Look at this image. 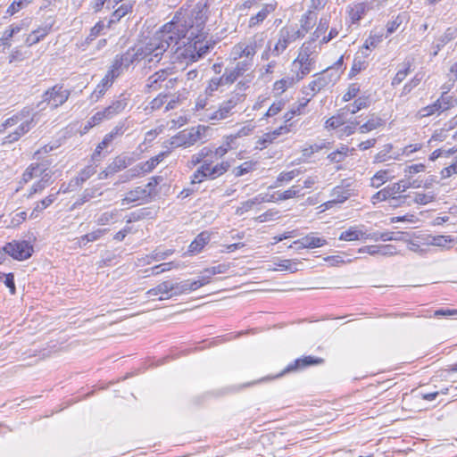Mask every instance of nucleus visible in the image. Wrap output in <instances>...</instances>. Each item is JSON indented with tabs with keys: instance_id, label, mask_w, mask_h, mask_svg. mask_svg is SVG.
<instances>
[{
	"instance_id": "f257e3e1",
	"label": "nucleus",
	"mask_w": 457,
	"mask_h": 457,
	"mask_svg": "<svg viewBox=\"0 0 457 457\" xmlns=\"http://www.w3.org/2000/svg\"><path fill=\"white\" fill-rule=\"evenodd\" d=\"M207 12L206 4L198 3L187 16L176 13L170 22L164 24L148 40L149 46L153 48L154 57L160 62L170 46H177L185 38L189 40L190 37H199L200 32L204 29Z\"/></svg>"
},
{
	"instance_id": "f03ea898",
	"label": "nucleus",
	"mask_w": 457,
	"mask_h": 457,
	"mask_svg": "<svg viewBox=\"0 0 457 457\" xmlns=\"http://www.w3.org/2000/svg\"><path fill=\"white\" fill-rule=\"evenodd\" d=\"M142 60H145L148 63L159 62L157 58L154 57L153 48H151L148 42L145 45L129 48L125 54L116 55L112 65L121 74V72L129 69L130 65Z\"/></svg>"
},
{
	"instance_id": "7ed1b4c3",
	"label": "nucleus",
	"mask_w": 457,
	"mask_h": 457,
	"mask_svg": "<svg viewBox=\"0 0 457 457\" xmlns=\"http://www.w3.org/2000/svg\"><path fill=\"white\" fill-rule=\"evenodd\" d=\"M263 38L257 36L240 41L234 45L230 50L229 57L234 62L244 64L251 70L253 66V59L257 51L262 46Z\"/></svg>"
},
{
	"instance_id": "20e7f679",
	"label": "nucleus",
	"mask_w": 457,
	"mask_h": 457,
	"mask_svg": "<svg viewBox=\"0 0 457 457\" xmlns=\"http://www.w3.org/2000/svg\"><path fill=\"white\" fill-rule=\"evenodd\" d=\"M319 54V47L313 41L304 42L299 49L297 57L292 65L297 69L296 80L303 79L313 70Z\"/></svg>"
},
{
	"instance_id": "39448f33",
	"label": "nucleus",
	"mask_w": 457,
	"mask_h": 457,
	"mask_svg": "<svg viewBox=\"0 0 457 457\" xmlns=\"http://www.w3.org/2000/svg\"><path fill=\"white\" fill-rule=\"evenodd\" d=\"M342 75V71H335L333 68H326L320 72L313 75V79L303 87L302 92L305 96L313 97L323 89L333 87L337 83Z\"/></svg>"
},
{
	"instance_id": "423d86ee",
	"label": "nucleus",
	"mask_w": 457,
	"mask_h": 457,
	"mask_svg": "<svg viewBox=\"0 0 457 457\" xmlns=\"http://www.w3.org/2000/svg\"><path fill=\"white\" fill-rule=\"evenodd\" d=\"M243 100V95L238 93L233 94L228 99L220 103L217 110L206 109L204 113V119L212 124H217L232 116L236 112V107L242 103Z\"/></svg>"
},
{
	"instance_id": "0eeeda50",
	"label": "nucleus",
	"mask_w": 457,
	"mask_h": 457,
	"mask_svg": "<svg viewBox=\"0 0 457 457\" xmlns=\"http://www.w3.org/2000/svg\"><path fill=\"white\" fill-rule=\"evenodd\" d=\"M214 160L212 158L207 162L201 164L191 176V184L202 183L204 180H213L226 173L230 163L228 161H222L213 165Z\"/></svg>"
},
{
	"instance_id": "6e6552de",
	"label": "nucleus",
	"mask_w": 457,
	"mask_h": 457,
	"mask_svg": "<svg viewBox=\"0 0 457 457\" xmlns=\"http://www.w3.org/2000/svg\"><path fill=\"white\" fill-rule=\"evenodd\" d=\"M71 91L62 85H54L42 95V100L37 104V107L45 110L46 105H49L52 109H56L69 99Z\"/></svg>"
},
{
	"instance_id": "1a4fd4ad",
	"label": "nucleus",
	"mask_w": 457,
	"mask_h": 457,
	"mask_svg": "<svg viewBox=\"0 0 457 457\" xmlns=\"http://www.w3.org/2000/svg\"><path fill=\"white\" fill-rule=\"evenodd\" d=\"M303 34L293 26H284L278 34V41L271 50V55L279 56L288 46L298 38H303Z\"/></svg>"
},
{
	"instance_id": "9d476101",
	"label": "nucleus",
	"mask_w": 457,
	"mask_h": 457,
	"mask_svg": "<svg viewBox=\"0 0 457 457\" xmlns=\"http://www.w3.org/2000/svg\"><path fill=\"white\" fill-rule=\"evenodd\" d=\"M205 33L204 29L200 32L199 37H190L188 40V46L185 48L183 55L186 58H189L192 62H196L200 58L204 57L211 47L207 42H204L205 39Z\"/></svg>"
},
{
	"instance_id": "9b49d317",
	"label": "nucleus",
	"mask_w": 457,
	"mask_h": 457,
	"mask_svg": "<svg viewBox=\"0 0 457 457\" xmlns=\"http://www.w3.org/2000/svg\"><path fill=\"white\" fill-rule=\"evenodd\" d=\"M4 250L7 255L18 261L29 259L34 252L32 245L25 240L9 242L5 244Z\"/></svg>"
},
{
	"instance_id": "f8f14e48",
	"label": "nucleus",
	"mask_w": 457,
	"mask_h": 457,
	"mask_svg": "<svg viewBox=\"0 0 457 457\" xmlns=\"http://www.w3.org/2000/svg\"><path fill=\"white\" fill-rule=\"evenodd\" d=\"M380 5V0H370L354 4L349 11L352 22H358L369 10L379 8Z\"/></svg>"
},
{
	"instance_id": "ddd939ff",
	"label": "nucleus",
	"mask_w": 457,
	"mask_h": 457,
	"mask_svg": "<svg viewBox=\"0 0 457 457\" xmlns=\"http://www.w3.org/2000/svg\"><path fill=\"white\" fill-rule=\"evenodd\" d=\"M36 122L37 121L34 120V117H32L30 120L20 121V125L12 132H10L4 137L3 145L12 144L18 141L23 135L28 133L36 125Z\"/></svg>"
},
{
	"instance_id": "4468645a",
	"label": "nucleus",
	"mask_w": 457,
	"mask_h": 457,
	"mask_svg": "<svg viewBox=\"0 0 457 457\" xmlns=\"http://www.w3.org/2000/svg\"><path fill=\"white\" fill-rule=\"evenodd\" d=\"M290 131L289 126H280L273 131L264 133L256 141L255 148L259 150L265 149L268 145L274 143V141L281 135L287 134Z\"/></svg>"
},
{
	"instance_id": "2eb2a0df",
	"label": "nucleus",
	"mask_w": 457,
	"mask_h": 457,
	"mask_svg": "<svg viewBox=\"0 0 457 457\" xmlns=\"http://www.w3.org/2000/svg\"><path fill=\"white\" fill-rule=\"evenodd\" d=\"M152 196L150 189L143 188V187H137L129 191L125 197L121 200V204H129L136 202H146Z\"/></svg>"
},
{
	"instance_id": "dca6fc26",
	"label": "nucleus",
	"mask_w": 457,
	"mask_h": 457,
	"mask_svg": "<svg viewBox=\"0 0 457 457\" xmlns=\"http://www.w3.org/2000/svg\"><path fill=\"white\" fill-rule=\"evenodd\" d=\"M173 74L172 69H162L151 75L146 81V87L152 90H159L167 80L168 77Z\"/></svg>"
},
{
	"instance_id": "f3484780",
	"label": "nucleus",
	"mask_w": 457,
	"mask_h": 457,
	"mask_svg": "<svg viewBox=\"0 0 457 457\" xmlns=\"http://www.w3.org/2000/svg\"><path fill=\"white\" fill-rule=\"evenodd\" d=\"M294 245H298V249H305V248H317L321 247L327 244V240L323 237H320L316 233H310L305 237L295 240Z\"/></svg>"
},
{
	"instance_id": "a211bd4d",
	"label": "nucleus",
	"mask_w": 457,
	"mask_h": 457,
	"mask_svg": "<svg viewBox=\"0 0 457 457\" xmlns=\"http://www.w3.org/2000/svg\"><path fill=\"white\" fill-rule=\"evenodd\" d=\"M277 5L276 2L262 4V9L249 19L248 27L254 28L262 24L276 10Z\"/></svg>"
},
{
	"instance_id": "6ab92c4d",
	"label": "nucleus",
	"mask_w": 457,
	"mask_h": 457,
	"mask_svg": "<svg viewBox=\"0 0 457 457\" xmlns=\"http://www.w3.org/2000/svg\"><path fill=\"white\" fill-rule=\"evenodd\" d=\"M323 361L322 359L320 358H314L312 356H305L303 358H298L295 361L289 363L285 370H283L284 373H289L294 371H298L305 369L308 366L314 365V364H320Z\"/></svg>"
},
{
	"instance_id": "aec40b11",
	"label": "nucleus",
	"mask_w": 457,
	"mask_h": 457,
	"mask_svg": "<svg viewBox=\"0 0 457 457\" xmlns=\"http://www.w3.org/2000/svg\"><path fill=\"white\" fill-rule=\"evenodd\" d=\"M200 138L199 131H190L187 133H179L171 138L170 145L174 146H191Z\"/></svg>"
},
{
	"instance_id": "412c9836",
	"label": "nucleus",
	"mask_w": 457,
	"mask_h": 457,
	"mask_svg": "<svg viewBox=\"0 0 457 457\" xmlns=\"http://www.w3.org/2000/svg\"><path fill=\"white\" fill-rule=\"evenodd\" d=\"M37 113L31 114V110L29 107L23 108L21 112L14 114L11 118H8L2 123L0 131H5L7 129L17 125L20 121L30 120L32 117H36Z\"/></svg>"
},
{
	"instance_id": "4be33fe9",
	"label": "nucleus",
	"mask_w": 457,
	"mask_h": 457,
	"mask_svg": "<svg viewBox=\"0 0 457 457\" xmlns=\"http://www.w3.org/2000/svg\"><path fill=\"white\" fill-rule=\"evenodd\" d=\"M249 70L245 68L244 64L236 62L234 66L225 69L221 78L226 85H229L234 83L239 77L243 76Z\"/></svg>"
},
{
	"instance_id": "5701e85b",
	"label": "nucleus",
	"mask_w": 457,
	"mask_h": 457,
	"mask_svg": "<svg viewBox=\"0 0 457 457\" xmlns=\"http://www.w3.org/2000/svg\"><path fill=\"white\" fill-rule=\"evenodd\" d=\"M213 158V150L209 147H203L199 152L193 154L187 162V168L192 169L197 165L207 162Z\"/></svg>"
},
{
	"instance_id": "b1692460",
	"label": "nucleus",
	"mask_w": 457,
	"mask_h": 457,
	"mask_svg": "<svg viewBox=\"0 0 457 457\" xmlns=\"http://www.w3.org/2000/svg\"><path fill=\"white\" fill-rule=\"evenodd\" d=\"M266 200H268V195L260 194L252 199L241 203L240 206L236 209L235 214L242 216L244 213L252 210L254 205L261 204Z\"/></svg>"
},
{
	"instance_id": "393cba45",
	"label": "nucleus",
	"mask_w": 457,
	"mask_h": 457,
	"mask_svg": "<svg viewBox=\"0 0 457 457\" xmlns=\"http://www.w3.org/2000/svg\"><path fill=\"white\" fill-rule=\"evenodd\" d=\"M211 239L208 231L201 232L189 245L187 253L191 255L200 253Z\"/></svg>"
},
{
	"instance_id": "a878e982",
	"label": "nucleus",
	"mask_w": 457,
	"mask_h": 457,
	"mask_svg": "<svg viewBox=\"0 0 457 457\" xmlns=\"http://www.w3.org/2000/svg\"><path fill=\"white\" fill-rule=\"evenodd\" d=\"M128 105V98L122 94L118 99L114 100L108 107L104 109L107 113V119H112L120 113Z\"/></svg>"
},
{
	"instance_id": "bb28decb",
	"label": "nucleus",
	"mask_w": 457,
	"mask_h": 457,
	"mask_svg": "<svg viewBox=\"0 0 457 457\" xmlns=\"http://www.w3.org/2000/svg\"><path fill=\"white\" fill-rule=\"evenodd\" d=\"M397 189L395 187V185L391 184L387 187H384L380 191L374 194L371 197V202L373 204H376L377 203L383 202V201H390L395 195L397 194Z\"/></svg>"
},
{
	"instance_id": "cd10ccee",
	"label": "nucleus",
	"mask_w": 457,
	"mask_h": 457,
	"mask_svg": "<svg viewBox=\"0 0 457 457\" xmlns=\"http://www.w3.org/2000/svg\"><path fill=\"white\" fill-rule=\"evenodd\" d=\"M132 162L133 158L126 155H119L116 156L107 167L109 168L110 173L115 174L130 166Z\"/></svg>"
},
{
	"instance_id": "c85d7f7f",
	"label": "nucleus",
	"mask_w": 457,
	"mask_h": 457,
	"mask_svg": "<svg viewBox=\"0 0 457 457\" xmlns=\"http://www.w3.org/2000/svg\"><path fill=\"white\" fill-rule=\"evenodd\" d=\"M58 194H59V191H57L54 194H50L43 200L37 202L35 204V206H34L31 213H30L29 218L37 219L45 209H46L48 206H50L56 200Z\"/></svg>"
},
{
	"instance_id": "c756f323",
	"label": "nucleus",
	"mask_w": 457,
	"mask_h": 457,
	"mask_svg": "<svg viewBox=\"0 0 457 457\" xmlns=\"http://www.w3.org/2000/svg\"><path fill=\"white\" fill-rule=\"evenodd\" d=\"M52 171H49L48 173H46L37 182L32 185L30 187V190L29 194L27 195V198H32V196L35 194H40L43 192V190L48 187L50 184H52Z\"/></svg>"
},
{
	"instance_id": "7c9ffc66",
	"label": "nucleus",
	"mask_w": 457,
	"mask_h": 457,
	"mask_svg": "<svg viewBox=\"0 0 457 457\" xmlns=\"http://www.w3.org/2000/svg\"><path fill=\"white\" fill-rule=\"evenodd\" d=\"M367 55L368 54L364 53H361V54H360L359 53L356 54L348 75L350 79L355 77L361 71L366 70V68L368 67V62L366 61Z\"/></svg>"
},
{
	"instance_id": "2f4dec72",
	"label": "nucleus",
	"mask_w": 457,
	"mask_h": 457,
	"mask_svg": "<svg viewBox=\"0 0 457 457\" xmlns=\"http://www.w3.org/2000/svg\"><path fill=\"white\" fill-rule=\"evenodd\" d=\"M385 125V120L380 117L371 114L369 120L359 127V131L361 134L368 133L371 130L377 129Z\"/></svg>"
},
{
	"instance_id": "473e14b6",
	"label": "nucleus",
	"mask_w": 457,
	"mask_h": 457,
	"mask_svg": "<svg viewBox=\"0 0 457 457\" xmlns=\"http://www.w3.org/2000/svg\"><path fill=\"white\" fill-rule=\"evenodd\" d=\"M173 292H174L173 282L167 280V281L162 282L157 287L148 290L146 294L149 296H155L157 295H162V297H165Z\"/></svg>"
},
{
	"instance_id": "72a5a7b5",
	"label": "nucleus",
	"mask_w": 457,
	"mask_h": 457,
	"mask_svg": "<svg viewBox=\"0 0 457 457\" xmlns=\"http://www.w3.org/2000/svg\"><path fill=\"white\" fill-rule=\"evenodd\" d=\"M365 232H363L359 227H350L347 230L343 231L339 236V240L342 241H355L363 239Z\"/></svg>"
},
{
	"instance_id": "f704fd0d",
	"label": "nucleus",
	"mask_w": 457,
	"mask_h": 457,
	"mask_svg": "<svg viewBox=\"0 0 457 457\" xmlns=\"http://www.w3.org/2000/svg\"><path fill=\"white\" fill-rule=\"evenodd\" d=\"M303 187L300 185H294L284 192H277V201H285L287 199L303 196Z\"/></svg>"
},
{
	"instance_id": "c9c22d12",
	"label": "nucleus",
	"mask_w": 457,
	"mask_h": 457,
	"mask_svg": "<svg viewBox=\"0 0 457 457\" xmlns=\"http://www.w3.org/2000/svg\"><path fill=\"white\" fill-rule=\"evenodd\" d=\"M103 195V192L99 190L98 187H90L86 188L83 193L79 196V198L74 203V207H79L84 204L85 203L88 202L92 198H95L96 196H100Z\"/></svg>"
},
{
	"instance_id": "e433bc0d",
	"label": "nucleus",
	"mask_w": 457,
	"mask_h": 457,
	"mask_svg": "<svg viewBox=\"0 0 457 457\" xmlns=\"http://www.w3.org/2000/svg\"><path fill=\"white\" fill-rule=\"evenodd\" d=\"M453 32L452 29H448L443 35L436 38V43L432 46V56H436L439 51L453 37Z\"/></svg>"
},
{
	"instance_id": "4c0bfd02",
	"label": "nucleus",
	"mask_w": 457,
	"mask_h": 457,
	"mask_svg": "<svg viewBox=\"0 0 457 457\" xmlns=\"http://www.w3.org/2000/svg\"><path fill=\"white\" fill-rule=\"evenodd\" d=\"M165 155L166 153L163 152L150 158L146 162L138 163L143 174L145 175L146 173L152 172L155 167L164 159Z\"/></svg>"
},
{
	"instance_id": "58836bf2",
	"label": "nucleus",
	"mask_w": 457,
	"mask_h": 457,
	"mask_svg": "<svg viewBox=\"0 0 457 457\" xmlns=\"http://www.w3.org/2000/svg\"><path fill=\"white\" fill-rule=\"evenodd\" d=\"M370 104V96H360L353 104H347L345 109L352 114H354L361 109L368 108Z\"/></svg>"
},
{
	"instance_id": "ea45409f",
	"label": "nucleus",
	"mask_w": 457,
	"mask_h": 457,
	"mask_svg": "<svg viewBox=\"0 0 457 457\" xmlns=\"http://www.w3.org/2000/svg\"><path fill=\"white\" fill-rule=\"evenodd\" d=\"M425 240V245H435L440 247H445L448 244L454 242L455 240L451 236H428Z\"/></svg>"
},
{
	"instance_id": "a19ab883",
	"label": "nucleus",
	"mask_w": 457,
	"mask_h": 457,
	"mask_svg": "<svg viewBox=\"0 0 457 457\" xmlns=\"http://www.w3.org/2000/svg\"><path fill=\"white\" fill-rule=\"evenodd\" d=\"M393 149L392 144H386L383 146V148L375 155L374 162H383L389 159H395L399 160L400 159V153L394 154L392 155H389Z\"/></svg>"
},
{
	"instance_id": "79ce46f5",
	"label": "nucleus",
	"mask_w": 457,
	"mask_h": 457,
	"mask_svg": "<svg viewBox=\"0 0 457 457\" xmlns=\"http://www.w3.org/2000/svg\"><path fill=\"white\" fill-rule=\"evenodd\" d=\"M50 31V28L43 27L33 30L26 38V43L29 46L35 45L43 39Z\"/></svg>"
},
{
	"instance_id": "37998d69",
	"label": "nucleus",
	"mask_w": 457,
	"mask_h": 457,
	"mask_svg": "<svg viewBox=\"0 0 457 457\" xmlns=\"http://www.w3.org/2000/svg\"><path fill=\"white\" fill-rule=\"evenodd\" d=\"M436 195L432 192L428 193H420V192H414L411 195V198L410 199L411 204H427L428 203H431L435 200Z\"/></svg>"
},
{
	"instance_id": "c03bdc74",
	"label": "nucleus",
	"mask_w": 457,
	"mask_h": 457,
	"mask_svg": "<svg viewBox=\"0 0 457 457\" xmlns=\"http://www.w3.org/2000/svg\"><path fill=\"white\" fill-rule=\"evenodd\" d=\"M301 170L299 169H295V170H289V171H283V172H280L275 181V186L274 187H279L281 186L283 183H288L290 182L292 179H294L295 177H297L298 175L301 174Z\"/></svg>"
},
{
	"instance_id": "a18cd8bd",
	"label": "nucleus",
	"mask_w": 457,
	"mask_h": 457,
	"mask_svg": "<svg viewBox=\"0 0 457 457\" xmlns=\"http://www.w3.org/2000/svg\"><path fill=\"white\" fill-rule=\"evenodd\" d=\"M329 27V17L323 16L320 19L319 24L312 33V36L309 41H313V44H315V41L323 35Z\"/></svg>"
},
{
	"instance_id": "49530a36",
	"label": "nucleus",
	"mask_w": 457,
	"mask_h": 457,
	"mask_svg": "<svg viewBox=\"0 0 457 457\" xmlns=\"http://www.w3.org/2000/svg\"><path fill=\"white\" fill-rule=\"evenodd\" d=\"M331 196L337 204H343L351 196V193L349 189L337 186L332 189Z\"/></svg>"
},
{
	"instance_id": "de8ad7c7",
	"label": "nucleus",
	"mask_w": 457,
	"mask_h": 457,
	"mask_svg": "<svg viewBox=\"0 0 457 457\" xmlns=\"http://www.w3.org/2000/svg\"><path fill=\"white\" fill-rule=\"evenodd\" d=\"M130 11H131L130 5L121 4L118 9H116L112 12L111 19L108 21L107 28H111L113 23L118 22L122 17H124Z\"/></svg>"
},
{
	"instance_id": "09e8293b",
	"label": "nucleus",
	"mask_w": 457,
	"mask_h": 457,
	"mask_svg": "<svg viewBox=\"0 0 457 457\" xmlns=\"http://www.w3.org/2000/svg\"><path fill=\"white\" fill-rule=\"evenodd\" d=\"M454 100L452 96L447 95V92H443L441 97L434 103V107H437L441 112L446 111L454 105Z\"/></svg>"
},
{
	"instance_id": "8fccbe9b",
	"label": "nucleus",
	"mask_w": 457,
	"mask_h": 457,
	"mask_svg": "<svg viewBox=\"0 0 457 457\" xmlns=\"http://www.w3.org/2000/svg\"><path fill=\"white\" fill-rule=\"evenodd\" d=\"M255 165H256V162H253V161L245 162L242 164H240L239 166L235 167L232 170V173L237 178L241 177L245 174H247V173L253 171L255 168Z\"/></svg>"
},
{
	"instance_id": "3c124183",
	"label": "nucleus",
	"mask_w": 457,
	"mask_h": 457,
	"mask_svg": "<svg viewBox=\"0 0 457 457\" xmlns=\"http://www.w3.org/2000/svg\"><path fill=\"white\" fill-rule=\"evenodd\" d=\"M295 82H298L296 80V76L292 78H283L274 83V90L281 94L287 88L293 87Z\"/></svg>"
},
{
	"instance_id": "603ef678",
	"label": "nucleus",
	"mask_w": 457,
	"mask_h": 457,
	"mask_svg": "<svg viewBox=\"0 0 457 457\" xmlns=\"http://www.w3.org/2000/svg\"><path fill=\"white\" fill-rule=\"evenodd\" d=\"M403 66H404V68L402 70H399L396 72L395 76L393 78L392 82H391L392 87H396L399 84H401L405 79V78L408 76V74L410 73L411 67V62H409V61L405 62L403 63Z\"/></svg>"
},
{
	"instance_id": "864d4df0",
	"label": "nucleus",
	"mask_w": 457,
	"mask_h": 457,
	"mask_svg": "<svg viewBox=\"0 0 457 457\" xmlns=\"http://www.w3.org/2000/svg\"><path fill=\"white\" fill-rule=\"evenodd\" d=\"M174 292L168 296L160 297V300L169 299L174 295H179L190 292L189 280H184L179 283H173Z\"/></svg>"
},
{
	"instance_id": "5fc2aeb1",
	"label": "nucleus",
	"mask_w": 457,
	"mask_h": 457,
	"mask_svg": "<svg viewBox=\"0 0 457 457\" xmlns=\"http://www.w3.org/2000/svg\"><path fill=\"white\" fill-rule=\"evenodd\" d=\"M107 232L106 228H98L95 231H92L90 233H87L84 236H82L79 239V242L81 245H86L89 242H94L98 240L100 237H102L105 233Z\"/></svg>"
},
{
	"instance_id": "6e6d98bb",
	"label": "nucleus",
	"mask_w": 457,
	"mask_h": 457,
	"mask_svg": "<svg viewBox=\"0 0 457 457\" xmlns=\"http://www.w3.org/2000/svg\"><path fill=\"white\" fill-rule=\"evenodd\" d=\"M120 75V74L117 71V70H115V68H113L112 65L105 76L102 79L99 85L104 86L105 88H108L112 85L114 79Z\"/></svg>"
},
{
	"instance_id": "4d7b16f0",
	"label": "nucleus",
	"mask_w": 457,
	"mask_h": 457,
	"mask_svg": "<svg viewBox=\"0 0 457 457\" xmlns=\"http://www.w3.org/2000/svg\"><path fill=\"white\" fill-rule=\"evenodd\" d=\"M411 198V194H408V195L398 194V195H395L389 201V204L392 207H399V206H402L404 204L410 206L411 205V201H410Z\"/></svg>"
},
{
	"instance_id": "13d9d810",
	"label": "nucleus",
	"mask_w": 457,
	"mask_h": 457,
	"mask_svg": "<svg viewBox=\"0 0 457 457\" xmlns=\"http://www.w3.org/2000/svg\"><path fill=\"white\" fill-rule=\"evenodd\" d=\"M96 172V167L94 166H87L83 170H80L79 175L76 177V184L79 185L87 180L91 176H93Z\"/></svg>"
},
{
	"instance_id": "bf43d9fd",
	"label": "nucleus",
	"mask_w": 457,
	"mask_h": 457,
	"mask_svg": "<svg viewBox=\"0 0 457 457\" xmlns=\"http://www.w3.org/2000/svg\"><path fill=\"white\" fill-rule=\"evenodd\" d=\"M312 11H308L304 14H303L301 19H300L301 29H299L297 30L300 31V32H303V37L305 36V34L312 27Z\"/></svg>"
},
{
	"instance_id": "052dcab7",
	"label": "nucleus",
	"mask_w": 457,
	"mask_h": 457,
	"mask_svg": "<svg viewBox=\"0 0 457 457\" xmlns=\"http://www.w3.org/2000/svg\"><path fill=\"white\" fill-rule=\"evenodd\" d=\"M118 215V210L103 212L96 220V223L100 226L107 225L113 221Z\"/></svg>"
},
{
	"instance_id": "680f3d73",
	"label": "nucleus",
	"mask_w": 457,
	"mask_h": 457,
	"mask_svg": "<svg viewBox=\"0 0 457 457\" xmlns=\"http://www.w3.org/2000/svg\"><path fill=\"white\" fill-rule=\"evenodd\" d=\"M358 125L359 122L357 121H350L346 125L341 126L337 131L338 137H343L353 135L355 132Z\"/></svg>"
},
{
	"instance_id": "e2e57ef3",
	"label": "nucleus",
	"mask_w": 457,
	"mask_h": 457,
	"mask_svg": "<svg viewBox=\"0 0 457 457\" xmlns=\"http://www.w3.org/2000/svg\"><path fill=\"white\" fill-rule=\"evenodd\" d=\"M105 27H107V25H105L103 21L96 22V25L90 29V33L86 38V43L89 44L91 41L95 40Z\"/></svg>"
},
{
	"instance_id": "0e129e2a",
	"label": "nucleus",
	"mask_w": 457,
	"mask_h": 457,
	"mask_svg": "<svg viewBox=\"0 0 457 457\" xmlns=\"http://www.w3.org/2000/svg\"><path fill=\"white\" fill-rule=\"evenodd\" d=\"M404 234L403 232H393V231H386L380 233L379 238L382 241H404Z\"/></svg>"
},
{
	"instance_id": "69168bd1",
	"label": "nucleus",
	"mask_w": 457,
	"mask_h": 457,
	"mask_svg": "<svg viewBox=\"0 0 457 457\" xmlns=\"http://www.w3.org/2000/svg\"><path fill=\"white\" fill-rule=\"evenodd\" d=\"M226 85L223 81L222 78H212L210 81L208 86L205 88V94L208 96H212L215 91L218 90L220 86Z\"/></svg>"
},
{
	"instance_id": "338daca9",
	"label": "nucleus",
	"mask_w": 457,
	"mask_h": 457,
	"mask_svg": "<svg viewBox=\"0 0 457 457\" xmlns=\"http://www.w3.org/2000/svg\"><path fill=\"white\" fill-rule=\"evenodd\" d=\"M422 77L420 74H416L409 82H407L402 90L401 96H406L411 92L421 81Z\"/></svg>"
},
{
	"instance_id": "774afa93",
	"label": "nucleus",
	"mask_w": 457,
	"mask_h": 457,
	"mask_svg": "<svg viewBox=\"0 0 457 457\" xmlns=\"http://www.w3.org/2000/svg\"><path fill=\"white\" fill-rule=\"evenodd\" d=\"M387 180V171L386 170H379L378 171L372 178L370 185L373 187H379Z\"/></svg>"
}]
</instances>
